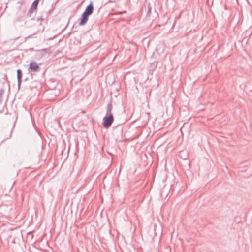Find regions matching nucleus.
I'll return each mask as SVG.
<instances>
[{
	"mask_svg": "<svg viewBox=\"0 0 252 252\" xmlns=\"http://www.w3.org/2000/svg\"><path fill=\"white\" fill-rule=\"evenodd\" d=\"M17 73L18 83V86H19L21 84V82L22 72L20 69H18L17 70Z\"/></svg>",
	"mask_w": 252,
	"mask_h": 252,
	"instance_id": "nucleus-6",
	"label": "nucleus"
},
{
	"mask_svg": "<svg viewBox=\"0 0 252 252\" xmlns=\"http://www.w3.org/2000/svg\"><path fill=\"white\" fill-rule=\"evenodd\" d=\"M40 0H35L32 2V12L35 10H36L38 4Z\"/></svg>",
	"mask_w": 252,
	"mask_h": 252,
	"instance_id": "nucleus-8",
	"label": "nucleus"
},
{
	"mask_svg": "<svg viewBox=\"0 0 252 252\" xmlns=\"http://www.w3.org/2000/svg\"><path fill=\"white\" fill-rule=\"evenodd\" d=\"M112 109H113V105H112V102L111 101H110L107 105L106 114L109 115V114H112L111 112Z\"/></svg>",
	"mask_w": 252,
	"mask_h": 252,
	"instance_id": "nucleus-5",
	"label": "nucleus"
},
{
	"mask_svg": "<svg viewBox=\"0 0 252 252\" xmlns=\"http://www.w3.org/2000/svg\"><path fill=\"white\" fill-rule=\"evenodd\" d=\"M40 69L38 64L32 61V71H38Z\"/></svg>",
	"mask_w": 252,
	"mask_h": 252,
	"instance_id": "nucleus-7",
	"label": "nucleus"
},
{
	"mask_svg": "<svg viewBox=\"0 0 252 252\" xmlns=\"http://www.w3.org/2000/svg\"><path fill=\"white\" fill-rule=\"evenodd\" d=\"M32 62H31L29 64V67L28 69L29 71H30V70H32Z\"/></svg>",
	"mask_w": 252,
	"mask_h": 252,
	"instance_id": "nucleus-12",
	"label": "nucleus"
},
{
	"mask_svg": "<svg viewBox=\"0 0 252 252\" xmlns=\"http://www.w3.org/2000/svg\"><path fill=\"white\" fill-rule=\"evenodd\" d=\"M31 233H32V232H29L28 233V234H31Z\"/></svg>",
	"mask_w": 252,
	"mask_h": 252,
	"instance_id": "nucleus-14",
	"label": "nucleus"
},
{
	"mask_svg": "<svg viewBox=\"0 0 252 252\" xmlns=\"http://www.w3.org/2000/svg\"><path fill=\"white\" fill-rule=\"evenodd\" d=\"M4 93V90L2 88L0 89V113L4 112L5 108H6V101H4L3 94Z\"/></svg>",
	"mask_w": 252,
	"mask_h": 252,
	"instance_id": "nucleus-2",
	"label": "nucleus"
},
{
	"mask_svg": "<svg viewBox=\"0 0 252 252\" xmlns=\"http://www.w3.org/2000/svg\"><path fill=\"white\" fill-rule=\"evenodd\" d=\"M41 51L44 52V54H51L52 53V47H50L49 48L43 49L41 50Z\"/></svg>",
	"mask_w": 252,
	"mask_h": 252,
	"instance_id": "nucleus-9",
	"label": "nucleus"
},
{
	"mask_svg": "<svg viewBox=\"0 0 252 252\" xmlns=\"http://www.w3.org/2000/svg\"><path fill=\"white\" fill-rule=\"evenodd\" d=\"M157 64L155 63H150V65L149 67V70L150 71H153L155 69V68H156L157 67Z\"/></svg>",
	"mask_w": 252,
	"mask_h": 252,
	"instance_id": "nucleus-10",
	"label": "nucleus"
},
{
	"mask_svg": "<svg viewBox=\"0 0 252 252\" xmlns=\"http://www.w3.org/2000/svg\"><path fill=\"white\" fill-rule=\"evenodd\" d=\"M89 15L83 13L79 18V25L80 26L84 25L88 20Z\"/></svg>",
	"mask_w": 252,
	"mask_h": 252,
	"instance_id": "nucleus-3",
	"label": "nucleus"
},
{
	"mask_svg": "<svg viewBox=\"0 0 252 252\" xmlns=\"http://www.w3.org/2000/svg\"><path fill=\"white\" fill-rule=\"evenodd\" d=\"M103 126L105 128H109L113 122L114 119L113 114H106L105 116L103 118Z\"/></svg>",
	"mask_w": 252,
	"mask_h": 252,
	"instance_id": "nucleus-1",
	"label": "nucleus"
},
{
	"mask_svg": "<svg viewBox=\"0 0 252 252\" xmlns=\"http://www.w3.org/2000/svg\"><path fill=\"white\" fill-rule=\"evenodd\" d=\"M151 12V7L150 6L148 7V14H149Z\"/></svg>",
	"mask_w": 252,
	"mask_h": 252,
	"instance_id": "nucleus-13",
	"label": "nucleus"
},
{
	"mask_svg": "<svg viewBox=\"0 0 252 252\" xmlns=\"http://www.w3.org/2000/svg\"><path fill=\"white\" fill-rule=\"evenodd\" d=\"M94 9L93 4L91 2L86 7L83 13L90 16L93 13Z\"/></svg>",
	"mask_w": 252,
	"mask_h": 252,
	"instance_id": "nucleus-4",
	"label": "nucleus"
},
{
	"mask_svg": "<svg viewBox=\"0 0 252 252\" xmlns=\"http://www.w3.org/2000/svg\"><path fill=\"white\" fill-rule=\"evenodd\" d=\"M32 15V6L30 7L28 13H27V16L30 17Z\"/></svg>",
	"mask_w": 252,
	"mask_h": 252,
	"instance_id": "nucleus-11",
	"label": "nucleus"
}]
</instances>
